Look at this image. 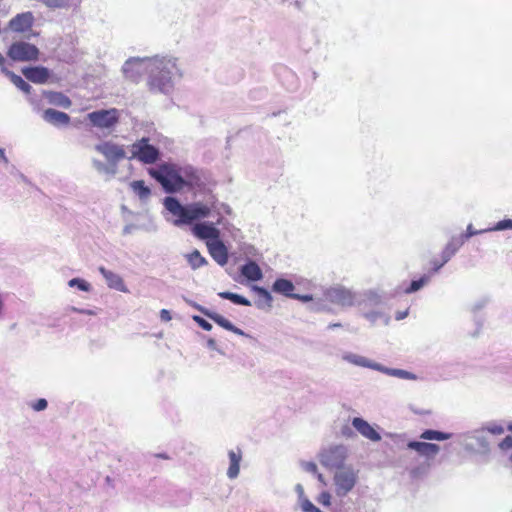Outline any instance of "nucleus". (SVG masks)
Returning a JSON list of instances; mask_svg holds the SVG:
<instances>
[{
	"instance_id": "1",
	"label": "nucleus",
	"mask_w": 512,
	"mask_h": 512,
	"mask_svg": "<svg viewBox=\"0 0 512 512\" xmlns=\"http://www.w3.org/2000/svg\"><path fill=\"white\" fill-rule=\"evenodd\" d=\"M121 70L125 79L135 83L147 73L149 91L165 95L173 90L174 79L181 77L177 59L169 56L130 57L124 62Z\"/></svg>"
},
{
	"instance_id": "2",
	"label": "nucleus",
	"mask_w": 512,
	"mask_h": 512,
	"mask_svg": "<svg viewBox=\"0 0 512 512\" xmlns=\"http://www.w3.org/2000/svg\"><path fill=\"white\" fill-rule=\"evenodd\" d=\"M149 174L168 194L177 193L186 187L192 189L202 183L199 171L191 165L162 163L156 168H151Z\"/></svg>"
},
{
	"instance_id": "3",
	"label": "nucleus",
	"mask_w": 512,
	"mask_h": 512,
	"mask_svg": "<svg viewBox=\"0 0 512 512\" xmlns=\"http://www.w3.org/2000/svg\"><path fill=\"white\" fill-rule=\"evenodd\" d=\"M163 205L167 211L177 217L173 221L176 226L191 224L193 221L211 216L212 213L221 215L217 206V199L212 194H209L205 201H197L187 205H182L176 197L167 196L163 200Z\"/></svg>"
},
{
	"instance_id": "4",
	"label": "nucleus",
	"mask_w": 512,
	"mask_h": 512,
	"mask_svg": "<svg viewBox=\"0 0 512 512\" xmlns=\"http://www.w3.org/2000/svg\"><path fill=\"white\" fill-rule=\"evenodd\" d=\"M290 299H297L314 312L329 310L325 300L317 293V286L301 276H290Z\"/></svg>"
},
{
	"instance_id": "5",
	"label": "nucleus",
	"mask_w": 512,
	"mask_h": 512,
	"mask_svg": "<svg viewBox=\"0 0 512 512\" xmlns=\"http://www.w3.org/2000/svg\"><path fill=\"white\" fill-rule=\"evenodd\" d=\"M94 149L106 159V162L96 158L91 160L93 168L99 174L114 176L117 173L119 162L128 158L124 146L112 141H102L96 144Z\"/></svg>"
},
{
	"instance_id": "6",
	"label": "nucleus",
	"mask_w": 512,
	"mask_h": 512,
	"mask_svg": "<svg viewBox=\"0 0 512 512\" xmlns=\"http://www.w3.org/2000/svg\"><path fill=\"white\" fill-rule=\"evenodd\" d=\"M341 359L354 366L373 369L391 377L411 381L418 379V376L410 371L399 368H389L353 352H343L341 354Z\"/></svg>"
},
{
	"instance_id": "7",
	"label": "nucleus",
	"mask_w": 512,
	"mask_h": 512,
	"mask_svg": "<svg viewBox=\"0 0 512 512\" xmlns=\"http://www.w3.org/2000/svg\"><path fill=\"white\" fill-rule=\"evenodd\" d=\"M320 297L325 300L329 307V310H326L325 312H329L331 311L330 304H334L342 308H350L355 306L356 291L347 288L344 285L335 284L333 286L322 289Z\"/></svg>"
},
{
	"instance_id": "8",
	"label": "nucleus",
	"mask_w": 512,
	"mask_h": 512,
	"mask_svg": "<svg viewBox=\"0 0 512 512\" xmlns=\"http://www.w3.org/2000/svg\"><path fill=\"white\" fill-rule=\"evenodd\" d=\"M131 156L128 159H137L144 164H153L160 157V151L149 143L146 137L141 138L129 146Z\"/></svg>"
},
{
	"instance_id": "9",
	"label": "nucleus",
	"mask_w": 512,
	"mask_h": 512,
	"mask_svg": "<svg viewBox=\"0 0 512 512\" xmlns=\"http://www.w3.org/2000/svg\"><path fill=\"white\" fill-rule=\"evenodd\" d=\"M87 119L96 128L112 129L119 122L120 113L116 108L99 109L88 113Z\"/></svg>"
},
{
	"instance_id": "10",
	"label": "nucleus",
	"mask_w": 512,
	"mask_h": 512,
	"mask_svg": "<svg viewBox=\"0 0 512 512\" xmlns=\"http://www.w3.org/2000/svg\"><path fill=\"white\" fill-rule=\"evenodd\" d=\"M7 56L16 62L35 61L39 56V49L28 42L16 41L10 45Z\"/></svg>"
},
{
	"instance_id": "11",
	"label": "nucleus",
	"mask_w": 512,
	"mask_h": 512,
	"mask_svg": "<svg viewBox=\"0 0 512 512\" xmlns=\"http://www.w3.org/2000/svg\"><path fill=\"white\" fill-rule=\"evenodd\" d=\"M347 448L344 445H333L323 449L320 453V462L330 469H339L344 464Z\"/></svg>"
},
{
	"instance_id": "12",
	"label": "nucleus",
	"mask_w": 512,
	"mask_h": 512,
	"mask_svg": "<svg viewBox=\"0 0 512 512\" xmlns=\"http://www.w3.org/2000/svg\"><path fill=\"white\" fill-rule=\"evenodd\" d=\"M355 306L358 307L359 312L363 310H370L380 307L383 304V294L377 289H366L356 291Z\"/></svg>"
},
{
	"instance_id": "13",
	"label": "nucleus",
	"mask_w": 512,
	"mask_h": 512,
	"mask_svg": "<svg viewBox=\"0 0 512 512\" xmlns=\"http://www.w3.org/2000/svg\"><path fill=\"white\" fill-rule=\"evenodd\" d=\"M357 482V474L350 468H343L334 475V483L336 494L338 496H346L355 486Z\"/></svg>"
},
{
	"instance_id": "14",
	"label": "nucleus",
	"mask_w": 512,
	"mask_h": 512,
	"mask_svg": "<svg viewBox=\"0 0 512 512\" xmlns=\"http://www.w3.org/2000/svg\"><path fill=\"white\" fill-rule=\"evenodd\" d=\"M222 215H217V220L213 222H200L194 225L193 234L202 240L216 241L220 238V231L216 225L222 224Z\"/></svg>"
},
{
	"instance_id": "15",
	"label": "nucleus",
	"mask_w": 512,
	"mask_h": 512,
	"mask_svg": "<svg viewBox=\"0 0 512 512\" xmlns=\"http://www.w3.org/2000/svg\"><path fill=\"white\" fill-rule=\"evenodd\" d=\"M34 22V15L27 11L19 13L9 21V28L14 32H25L31 29Z\"/></svg>"
},
{
	"instance_id": "16",
	"label": "nucleus",
	"mask_w": 512,
	"mask_h": 512,
	"mask_svg": "<svg viewBox=\"0 0 512 512\" xmlns=\"http://www.w3.org/2000/svg\"><path fill=\"white\" fill-rule=\"evenodd\" d=\"M407 448L416 451L420 456L427 459L434 458L440 451V447L437 444L414 440L407 443Z\"/></svg>"
},
{
	"instance_id": "17",
	"label": "nucleus",
	"mask_w": 512,
	"mask_h": 512,
	"mask_svg": "<svg viewBox=\"0 0 512 512\" xmlns=\"http://www.w3.org/2000/svg\"><path fill=\"white\" fill-rule=\"evenodd\" d=\"M22 73L26 79L36 84H44L50 77V70L44 66L25 67Z\"/></svg>"
},
{
	"instance_id": "18",
	"label": "nucleus",
	"mask_w": 512,
	"mask_h": 512,
	"mask_svg": "<svg viewBox=\"0 0 512 512\" xmlns=\"http://www.w3.org/2000/svg\"><path fill=\"white\" fill-rule=\"evenodd\" d=\"M207 248L211 257L219 264L224 266L228 262V251L224 243L218 239L216 241H207Z\"/></svg>"
},
{
	"instance_id": "19",
	"label": "nucleus",
	"mask_w": 512,
	"mask_h": 512,
	"mask_svg": "<svg viewBox=\"0 0 512 512\" xmlns=\"http://www.w3.org/2000/svg\"><path fill=\"white\" fill-rule=\"evenodd\" d=\"M352 425L363 437L375 442L381 440L380 434L366 420L355 417Z\"/></svg>"
},
{
	"instance_id": "20",
	"label": "nucleus",
	"mask_w": 512,
	"mask_h": 512,
	"mask_svg": "<svg viewBox=\"0 0 512 512\" xmlns=\"http://www.w3.org/2000/svg\"><path fill=\"white\" fill-rule=\"evenodd\" d=\"M42 117L47 123L57 127L66 126L70 122V116L67 113L53 108L44 110Z\"/></svg>"
},
{
	"instance_id": "21",
	"label": "nucleus",
	"mask_w": 512,
	"mask_h": 512,
	"mask_svg": "<svg viewBox=\"0 0 512 512\" xmlns=\"http://www.w3.org/2000/svg\"><path fill=\"white\" fill-rule=\"evenodd\" d=\"M99 272L106 280L109 288L115 289L120 292H128V289L120 275L106 269L105 267H99Z\"/></svg>"
},
{
	"instance_id": "22",
	"label": "nucleus",
	"mask_w": 512,
	"mask_h": 512,
	"mask_svg": "<svg viewBox=\"0 0 512 512\" xmlns=\"http://www.w3.org/2000/svg\"><path fill=\"white\" fill-rule=\"evenodd\" d=\"M319 41L318 33L314 29L305 28L299 31L298 42L301 49L308 52Z\"/></svg>"
},
{
	"instance_id": "23",
	"label": "nucleus",
	"mask_w": 512,
	"mask_h": 512,
	"mask_svg": "<svg viewBox=\"0 0 512 512\" xmlns=\"http://www.w3.org/2000/svg\"><path fill=\"white\" fill-rule=\"evenodd\" d=\"M240 273L249 281H259L263 278V273L259 265L253 261L248 260L240 267Z\"/></svg>"
},
{
	"instance_id": "24",
	"label": "nucleus",
	"mask_w": 512,
	"mask_h": 512,
	"mask_svg": "<svg viewBox=\"0 0 512 512\" xmlns=\"http://www.w3.org/2000/svg\"><path fill=\"white\" fill-rule=\"evenodd\" d=\"M360 315L365 318L371 325H375L378 322H382L384 325H388L390 317L380 307L363 310Z\"/></svg>"
},
{
	"instance_id": "25",
	"label": "nucleus",
	"mask_w": 512,
	"mask_h": 512,
	"mask_svg": "<svg viewBox=\"0 0 512 512\" xmlns=\"http://www.w3.org/2000/svg\"><path fill=\"white\" fill-rule=\"evenodd\" d=\"M251 290L255 292L258 296V299L255 301V305L258 309H270L272 306V295L271 293L265 289L264 287H260L257 285H253Z\"/></svg>"
},
{
	"instance_id": "26",
	"label": "nucleus",
	"mask_w": 512,
	"mask_h": 512,
	"mask_svg": "<svg viewBox=\"0 0 512 512\" xmlns=\"http://www.w3.org/2000/svg\"><path fill=\"white\" fill-rule=\"evenodd\" d=\"M195 308L200 311L203 315L214 321L216 324L221 326L222 328L230 331L232 328H234V324H232L229 320H227L224 316L213 312L207 308H204L200 305H195Z\"/></svg>"
},
{
	"instance_id": "27",
	"label": "nucleus",
	"mask_w": 512,
	"mask_h": 512,
	"mask_svg": "<svg viewBox=\"0 0 512 512\" xmlns=\"http://www.w3.org/2000/svg\"><path fill=\"white\" fill-rule=\"evenodd\" d=\"M228 456L230 463L227 470V477L229 479H235L240 472V461L242 459L241 451L239 449L237 451L230 450Z\"/></svg>"
},
{
	"instance_id": "28",
	"label": "nucleus",
	"mask_w": 512,
	"mask_h": 512,
	"mask_svg": "<svg viewBox=\"0 0 512 512\" xmlns=\"http://www.w3.org/2000/svg\"><path fill=\"white\" fill-rule=\"evenodd\" d=\"M431 279L432 273H425L418 279H413L408 285H406L405 287H401V289L405 294H412L419 291L427 284H429Z\"/></svg>"
},
{
	"instance_id": "29",
	"label": "nucleus",
	"mask_w": 512,
	"mask_h": 512,
	"mask_svg": "<svg viewBox=\"0 0 512 512\" xmlns=\"http://www.w3.org/2000/svg\"><path fill=\"white\" fill-rule=\"evenodd\" d=\"M49 9H70L80 5L82 0H35Z\"/></svg>"
},
{
	"instance_id": "30",
	"label": "nucleus",
	"mask_w": 512,
	"mask_h": 512,
	"mask_svg": "<svg viewBox=\"0 0 512 512\" xmlns=\"http://www.w3.org/2000/svg\"><path fill=\"white\" fill-rule=\"evenodd\" d=\"M462 246L460 240L456 236H452L442 250L441 258H444V262H449Z\"/></svg>"
},
{
	"instance_id": "31",
	"label": "nucleus",
	"mask_w": 512,
	"mask_h": 512,
	"mask_svg": "<svg viewBox=\"0 0 512 512\" xmlns=\"http://www.w3.org/2000/svg\"><path fill=\"white\" fill-rule=\"evenodd\" d=\"M2 72L7 75L11 82L21 91L28 94L31 91V85L27 83L21 76L13 73L12 71L8 70L7 68L2 67Z\"/></svg>"
},
{
	"instance_id": "32",
	"label": "nucleus",
	"mask_w": 512,
	"mask_h": 512,
	"mask_svg": "<svg viewBox=\"0 0 512 512\" xmlns=\"http://www.w3.org/2000/svg\"><path fill=\"white\" fill-rule=\"evenodd\" d=\"M451 437H452L451 433L442 432V431L433 430V429L424 430L420 435L421 439L436 440V441L448 440Z\"/></svg>"
},
{
	"instance_id": "33",
	"label": "nucleus",
	"mask_w": 512,
	"mask_h": 512,
	"mask_svg": "<svg viewBox=\"0 0 512 512\" xmlns=\"http://www.w3.org/2000/svg\"><path fill=\"white\" fill-rule=\"evenodd\" d=\"M218 296L221 297L222 299L230 300L232 303H234L236 305L251 306L250 300H248L247 298H245L242 295H239V294H236L233 292H229V291L219 292Z\"/></svg>"
},
{
	"instance_id": "34",
	"label": "nucleus",
	"mask_w": 512,
	"mask_h": 512,
	"mask_svg": "<svg viewBox=\"0 0 512 512\" xmlns=\"http://www.w3.org/2000/svg\"><path fill=\"white\" fill-rule=\"evenodd\" d=\"M186 258L193 270L207 264V260L200 254L198 250H193L191 253L186 255Z\"/></svg>"
},
{
	"instance_id": "35",
	"label": "nucleus",
	"mask_w": 512,
	"mask_h": 512,
	"mask_svg": "<svg viewBox=\"0 0 512 512\" xmlns=\"http://www.w3.org/2000/svg\"><path fill=\"white\" fill-rule=\"evenodd\" d=\"M131 187L141 200L148 199L151 194L150 188L142 180L132 182Z\"/></svg>"
},
{
	"instance_id": "36",
	"label": "nucleus",
	"mask_w": 512,
	"mask_h": 512,
	"mask_svg": "<svg viewBox=\"0 0 512 512\" xmlns=\"http://www.w3.org/2000/svg\"><path fill=\"white\" fill-rule=\"evenodd\" d=\"M486 233L485 229H480V230H477L473 227L472 224H469L466 228V231L464 233H461L459 235H455L459 240L460 242L464 245V243L470 239L471 237L473 236H476V235H481V234H484Z\"/></svg>"
},
{
	"instance_id": "37",
	"label": "nucleus",
	"mask_w": 512,
	"mask_h": 512,
	"mask_svg": "<svg viewBox=\"0 0 512 512\" xmlns=\"http://www.w3.org/2000/svg\"><path fill=\"white\" fill-rule=\"evenodd\" d=\"M512 229V219H503L495 223L493 226L485 228L487 232L504 231Z\"/></svg>"
},
{
	"instance_id": "38",
	"label": "nucleus",
	"mask_w": 512,
	"mask_h": 512,
	"mask_svg": "<svg viewBox=\"0 0 512 512\" xmlns=\"http://www.w3.org/2000/svg\"><path fill=\"white\" fill-rule=\"evenodd\" d=\"M272 290L288 297V279H277L272 286Z\"/></svg>"
},
{
	"instance_id": "39",
	"label": "nucleus",
	"mask_w": 512,
	"mask_h": 512,
	"mask_svg": "<svg viewBox=\"0 0 512 512\" xmlns=\"http://www.w3.org/2000/svg\"><path fill=\"white\" fill-rule=\"evenodd\" d=\"M69 287H77L79 290L84 292H89L91 290V285L86 280L81 278H72L68 281Z\"/></svg>"
},
{
	"instance_id": "40",
	"label": "nucleus",
	"mask_w": 512,
	"mask_h": 512,
	"mask_svg": "<svg viewBox=\"0 0 512 512\" xmlns=\"http://www.w3.org/2000/svg\"><path fill=\"white\" fill-rule=\"evenodd\" d=\"M298 504H299L302 512H321V510L318 507H316L306 497H301V499H298Z\"/></svg>"
},
{
	"instance_id": "41",
	"label": "nucleus",
	"mask_w": 512,
	"mask_h": 512,
	"mask_svg": "<svg viewBox=\"0 0 512 512\" xmlns=\"http://www.w3.org/2000/svg\"><path fill=\"white\" fill-rule=\"evenodd\" d=\"M484 431H488L493 435H501L504 433V427L497 422L487 423L483 428Z\"/></svg>"
},
{
	"instance_id": "42",
	"label": "nucleus",
	"mask_w": 512,
	"mask_h": 512,
	"mask_svg": "<svg viewBox=\"0 0 512 512\" xmlns=\"http://www.w3.org/2000/svg\"><path fill=\"white\" fill-rule=\"evenodd\" d=\"M192 319L205 331H210L212 329V324L201 316L194 315Z\"/></svg>"
},
{
	"instance_id": "43",
	"label": "nucleus",
	"mask_w": 512,
	"mask_h": 512,
	"mask_svg": "<svg viewBox=\"0 0 512 512\" xmlns=\"http://www.w3.org/2000/svg\"><path fill=\"white\" fill-rule=\"evenodd\" d=\"M447 262H444V258L441 260L433 259L431 261L432 269L428 273H432V276L436 274Z\"/></svg>"
},
{
	"instance_id": "44",
	"label": "nucleus",
	"mask_w": 512,
	"mask_h": 512,
	"mask_svg": "<svg viewBox=\"0 0 512 512\" xmlns=\"http://www.w3.org/2000/svg\"><path fill=\"white\" fill-rule=\"evenodd\" d=\"M48 406V402L46 399L44 398H40L38 400H36L35 402L32 403L31 407L35 410V411H43L47 408Z\"/></svg>"
},
{
	"instance_id": "45",
	"label": "nucleus",
	"mask_w": 512,
	"mask_h": 512,
	"mask_svg": "<svg viewBox=\"0 0 512 512\" xmlns=\"http://www.w3.org/2000/svg\"><path fill=\"white\" fill-rule=\"evenodd\" d=\"M318 501L320 504L324 506H329L331 503V495L328 492L324 491L319 495Z\"/></svg>"
},
{
	"instance_id": "46",
	"label": "nucleus",
	"mask_w": 512,
	"mask_h": 512,
	"mask_svg": "<svg viewBox=\"0 0 512 512\" xmlns=\"http://www.w3.org/2000/svg\"><path fill=\"white\" fill-rule=\"evenodd\" d=\"M302 468L309 473L316 474L317 473V465L314 462H302Z\"/></svg>"
},
{
	"instance_id": "47",
	"label": "nucleus",
	"mask_w": 512,
	"mask_h": 512,
	"mask_svg": "<svg viewBox=\"0 0 512 512\" xmlns=\"http://www.w3.org/2000/svg\"><path fill=\"white\" fill-rule=\"evenodd\" d=\"M499 447L503 450L512 449V436H506L499 444Z\"/></svg>"
},
{
	"instance_id": "48",
	"label": "nucleus",
	"mask_w": 512,
	"mask_h": 512,
	"mask_svg": "<svg viewBox=\"0 0 512 512\" xmlns=\"http://www.w3.org/2000/svg\"><path fill=\"white\" fill-rule=\"evenodd\" d=\"M137 229H138L137 225L127 224L124 226L122 233H123V235H129V234H132Z\"/></svg>"
},
{
	"instance_id": "49",
	"label": "nucleus",
	"mask_w": 512,
	"mask_h": 512,
	"mask_svg": "<svg viewBox=\"0 0 512 512\" xmlns=\"http://www.w3.org/2000/svg\"><path fill=\"white\" fill-rule=\"evenodd\" d=\"M207 347H208L209 349H211V350H215V351H217V352H219V353H221V354L223 353V352L218 348L217 343H216V341H215L213 338H209V339L207 340Z\"/></svg>"
},
{
	"instance_id": "50",
	"label": "nucleus",
	"mask_w": 512,
	"mask_h": 512,
	"mask_svg": "<svg viewBox=\"0 0 512 512\" xmlns=\"http://www.w3.org/2000/svg\"><path fill=\"white\" fill-rule=\"evenodd\" d=\"M160 319L164 322H168L171 320V314L168 310L162 309L160 311Z\"/></svg>"
},
{
	"instance_id": "51",
	"label": "nucleus",
	"mask_w": 512,
	"mask_h": 512,
	"mask_svg": "<svg viewBox=\"0 0 512 512\" xmlns=\"http://www.w3.org/2000/svg\"><path fill=\"white\" fill-rule=\"evenodd\" d=\"M72 310L74 312H78V313L85 314V315H95L96 314L93 310H89V309H79L76 307H72Z\"/></svg>"
},
{
	"instance_id": "52",
	"label": "nucleus",
	"mask_w": 512,
	"mask_h": 512,
	"mask_svg": "<svg viewBox=\"0 0 512 512\" xmlns=\"http://www.w3.org/2000/svg\"><path fill=\"white\" fill-rule=\"evenodd\" d=\"M484 306H485V302H482V301L474 303L471 307V312L476 313V312L480 311Z\"/></svg>"
},
{
	"instance_id": "53",
	"label": "nucleus",
	"mask_w": 512,
	"mask_h": 512,
	"mask_svg": "<svg viewBox=\"0 0 512 512\" xmlns=\"http://www.w3.org/2000/svg\"><path fill=\"white\" fill-rule=\"evenodd\" d=\"M408 313H409L408 310L398 311L395 314V319L398 320V321L403 320V319H405L408 316Z\"/></svg>"
},
{
	"instance_id": "54",
	"label": "nucleus",
	"mask_w": 512,
	"mask_h": 512,
	"mask_svg": "<svg viewBox=\"0 0 512 512\" xmlns=\"http://www.w3.org/2000/svg\"><path fill=\"white\" fill-rule=\"evenodd\" d=\"M295 490H296V492L298 494V499H301V497H305L304 496V489H303L302 485L297 484L296 487H295Z\"/></svg>"
},
{
	"instance_id": "55",
	"label": "nucleus",
	"mask_w": 512,
	"mask_h": 512,
	"mask_svg": "<svg viewBox=\"0 0 512 512\" xmlns=\"http://www.w3.org/2000/svg\"><path fill=\"white\" fill-rule=\"evenodd\" d=\"M305 2H306V0H295L294 5H295V6H296V8H298L299 10H303V9H304V6H305Z\"/></svg>"
},
{
	"instance_id": "56",
	"label": "nucleus",
	"mask_w": 512,
	"mask_h": 512,
	"mask_svg": "<svg viewBox=\"0 0 512 512\" xmlns=\"http://www.w3.org/2000/svg\"><path fill=\"white\" fill-rule=\"evenodd\" d=\"M230 331L235 333V334H237V335L247 336V334L243 330H241L240 328L236 327L235 325H234V328H232Z\"/></svg>"
},
{
	"instance_id": "57",
	"label": "nucleus",
	"mask_w": 512,
	"mask_h": 512,
	"mask_svg": "<svg viewBox=\"0 0 512 512\" xmlns=\"http://www.w3.org/2000/svg\"><path fill=\"white\" fill-rule=\"evenodd\" d=\"M0 160L5 163V164H8L9 163V160L8 158L6 157L5 155V151L4 149L0 148Z\"/></svg>"
},
{
	"instance_id": "58",
	"label": "nucleus",
	"mask_w": 512,
	"mask_h": 512,
	"mask_svg": "<svg viewBox=\"0 0 512 512\" xmlns=\"http://www.w3.org/2000/svg\"><path fill=\"white\" fill-rule=\"evenodd\" d=\"M217 206L219 208V210L221 211V209H223L226 213H230V207L224 203H218L217 202Z\"/></svg>"
},
{
	"instance_id": "59",
	"label": "nucleus",
	"mask_w": 512,
	"mask_h": 512,
	"mask_svg": "<svg viewBox=\"0 0 512 512\" xmlns=\"http://www.w3.org/2000/svg\"><path fill=\"white\" fill-rule=\"evenodd\" d=\"M339 327H342V324L341 323H330L328 326H327V329L329 330H333L335 328H339Z\"/></svg>"
},
{
	"instance_id": "60",
	"label": "nucleus",
	"mask_w": 512,
	"mask_h": 512,
	"mask_svg": "<svg viewBox=\"0 0 512 512\" xmlns=\"http://www.w3.org/2000/svg\"><path fill=\"white\" fill-rule=\"evenodd\" d=\"M59 96H60L62 99H64V100H65V103H64V102H62V104H64V105H69V104H70V100H69L67 97H65V96H64V95H62V94H59Z\"/></svg>"
},
{
	"instance_id": "61",
	"label": "nucleus",
	"mask_w": 512,
	"mask_h": 512,
	"mask_svg": "<svg viewBox=\"0 0 512 512\" xmlns=\"http://www.w3.org/2000/svg\"><path fill=\"white\" fill-rule=\"evenodd\" d=\"M5 62L4 56L0 53V65H3Z\"/></svg>"
},
{
	"instance_id": "62",
	"label": "nucleus",
	"mask_w": 512,
	"mask_h": 512,
	"mask_svg": "<svg viewBox=\"0 0 512 512\" xmlns=\"http://www.w3.org/2000/svg\"><path fill=\"white\" fill-rule=\"evenodd\" d=\"M317 477H318V480L323 482V477H322V474H317Z\"/></svg>"
},
{
	"instance_id": "63",
	"label": "nucleus",
	"mask_w": 512,
	"mask_h": 512,
	"mask_svg": "<svg viewBox=\"0 0 512 512\" xmlns=\"http://www.w3.org/2000/svg\"><path fill=\"white\" fill-rule=\"evenodd\" d=\"M508 430L512 432V424L508 426Z\"/></svg>"
},
{
	"instance_id": "64",
	"label": "nucleus",
	"mask_w": 512,
	"mask_h": 512,
	"mask_svg": "<svg viewBox=\"0 0 512 512\" xmlns=\"http://www.w3.org/2000/svg\"><path fill=\"white\" fill-rule=\"evenodd\" d=\"M510 461H511V463H512V454L510 455Z\"/></svg>"
}]
</instances>
